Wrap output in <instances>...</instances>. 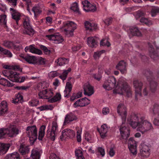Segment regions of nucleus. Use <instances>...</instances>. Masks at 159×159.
Wrapping results in <instances>:
<instances>
[{
    "label": "nucleus",
    "instance_id": "680f3d73",
    "mask_svg": "<svg viewBox=\"0 0 159 159\" xmlns=\"http://www.w3.org/2000/svg\"><path fill=\"white\" fill-rule=\"evenodd\" d=\"M98 154H100L102 157H104L105 155V151L104 149L101 148L99 147L97 149Z\"/></svg>",
    "mask_w": 159,
    "mask_h": 159
},
{
    "label": "nucleus",
    "instance_id": "393cba45",
    "mask_svg": "<svg viewBox=\"0 0 159 159\" xmlns=\"http://www.w3.org/2000/svg\"><path fill=\"white\" fill-rule=\"evenodd\" d=\"M83 88L85 95L90 96L94 93L93 87L89 84H85Z\"/></svg>",
    "mask_w": 159,
    "mask_h": 159
},
{
    "label": "nucleus",
    "instance_id": "de8ad7c7",
    "mask_svg": "<svg viewBox=\"0 0 159 159\" xmlns=\"http://www.w3.org/2000/svg\"><path fill=\"white\" fill-rule=\"evenodd\" d=\"M84 137L85 140L89 143H92L93 142L92 135L89 133H86L85 134Z\"/></svg>",
    "mask_w": 159,
    "mask_h": 159
},
{
    "label": "nucleus",
    "instance_id": "603ef678",
    "mask_svg": "<svg viewBox=\"0 0 159 159\" xmlns=\"http://www.w3.org/2000/svg\"><path fill=\"white\" fill-rule=\"evenodd\" d=\"M131 54H130L129 55L127 54L128 57V58L130 59V61L131 63L134 66H135L136 65V63L137 61L136 57V56H133V57H131Z\"/></svg>",
    "mask_w": 159,
    "mask_h": 159
},
{
    "label": "nucleus",
    "instance_id": "bb28decb",
    "mask_svg": "<svg viewBox=\"0 0 159 159\" xmlns=\"http://www.w3.org/2000/svg\"><path fill=\"white\" fill-rule=\"evenodd\" d=\"M72 78L69 77L68 79V81L66 82L65 89L64 91L65 95H66V97H68L69 95L70 92L71 91L72 86L71 82L70 81Z\"/></svg>",
    "mask_w": 159,
    "mask_h": 159
},
{
    "label": "nucleus",
    "instance_id": "79ce46f5",
    "mask_svg": "<svg viewBox=\"0 0 159 159\" xmlns=\"http://www.w3.org/2000/svg\"><path fill=\"white\" fill-rule=\"evenodd\" d=\"M151 14L152 17H155L159 13V7L152 6L150 8Z\"/></svg>",
    "mask_w": 159,
    "mask_h": 159
},
{
    "label": "nucleus",
    "instance_id": "9d476101",
    "mask_svg": "<svg viewBox=\"0 0 159 159\" xmlns=\"http://www.w3.org/2000/svg\"><path fill=\"white\" fill-rule=\"evenodd\" d=\"M26 132L27 135L30 138V141L34 142L37 139V131L36 126H29L26 128Z\"/></svg>",
    "mask_w": 159,
    "mask_h": 159
},
{
    "label": "nucleus",
    "instance_id": "f257e3e1",
    "mask_svg": "<svg viewBox=\"0 0 159 159\" xmlns=\"http://www.w3.org/2000/svg\"><path fill=\"white\" fill-rule=\"evenodd\" d=\"M144 116L140 114L132 113L127 118V122L134 129L142 134L153 129L152 124L145 120Z\"/></svg>",
    "mask_w": 159,
    "mask_h": 159
},
{
    "label": "nucleus",
    "instance_id": "aec40b11",
    "mask_svg": "<svg viewBox=\"0 0 159 159\" xmlns=\"http://www.w3.org/2000/svg\"><path fill=\"white\" fill-rule=\"evenodd\" d=\"M128 144L131 153L133 155H136L137 154L136 142L133 138H130L128 141Z\"/></svg>",
    "mask_w": 159,
    "mask_h": 159
},
{
    "label": "nucleus",
    "instance_id": "f704fd0d",
    "mask_svg": "<svg viewBox=\"0 0 159 159\" xmlns=\"http://www.w3.org/2000/svg\"><path fill=\"white\" fill-rule=\"evenodd\" d=\"M129 31L133 36H140L141 33L136 27L133 26L129 28Z\"/></svg>",
    "mask_w": 159,
    "mask_h": 159
},
{
    "label": "nucleus",
    "instance_id": "ea45409f",
    "mask_svg": "<svg viewBox=\"0 0 159 159\" xmlns=\"http://www.w3.org/2000/svg\"><path fill=\"white\" fill-rule=\"evenodd\" d=\"M46 126L44 125L41 126L39 129L38 139L39 140H42L45 134V130Z\"/></svg>",
    "mask_w": 159,
    "mask_h": 159
},
{
    "label": "nucleus",
    "instance_id": "7ed1b4c3",
    "mask_svg": "<svg viewBox=\"0 0 159 159\" xmlns=\"http://www.w3.org/2000/svg\"><path fill=\"white\" fill-rule=\"evenodd\" d=\"M117 111L118 114L121 116L122 121V124L120 128V131L121 136V140L122 139L126 140L129 137L130 133L129 128L124 125L126 120L127 115L126 107L124 104H120L117 107Z\"/></svg>",
    "mask_w": 159,
    "mask_h": 159
},
{
    "label": "nucleus",
    "instance_id": "72a5a7b5",
    "mask_svg": "<svg viewBox=\"0 0 159 159\" xmlns=\"http://www.w3.org/2000/svg\"><path fill=\"white\" fill-rule=\"evenodd\" d=\"M69 60L68 58L64 57L59 58L57 60L55 61V62L57 63L58 66H63L67 64Z\"/></svg>",
    "mask_w": 159,
    "mask_h": 159
},
{
    "label": "nucleus",
    "instance_id": "4be33fe9",
    "mask_svg": "<svg viewBox=\"0 0 159 159\" xmlns=\"http://www.w3.org/2000/svg\"><path fill=\"white\" fill-rule=\"evenodd\" d=\"M89 100L86 98L80 99L74 103V107H82L85 106L89 104Z\"/></svg>",
    "mask_w": 159,
    "mask_h": 159
},
{
    "label": "nucleus",
    "instance_id": "a878e982",
    "mask_svg": "<svg viewBox=\"0 0 159 159\" xmlns=\"http://www.w3.org/2000/svg\"><path fill=\"white\" fill-rule=\"evenodd\" d=\"M10 11H11L12 19L16 20V24L18 25V21L21 16L20 14L16 10L12 8H10Z\"/></svg>",
    "mask_w": 159,
    "mask_h": 159
},
{
    "label": "nucleus",
    "instance_id": "20e7f679",
    "mask_svg": "<svg viewBox=\"0 0 159 159\" xmlns=\"http://www.w3.org/2000/svg\"><path fill=\"white\" fill-rule=\"evenodd\" d=\"M143 74L146 77L150 84L149 87L148 84L145 86L143 90V93L144 95L147 96L148 93L149 89L152 93H154L157 89V82L155 81V78L154 77L152 72L149 70H145L143 72Z\"/></svg>",
    "mask_w": 159,
    "mask_h": 159
},
{
    "label": "nucleus",
    "instance_id": "0e129e2a",
    "mask_svg": "<svg viewBox=\"0 0 159 159\" xmlns=\"http://www.w3.org/2000/svg\"><path fill=\"white\" fill-rule=\"evenodd\" d=\"M144 14V13L143 11L141 10H139L136 12L135 17L136 18H138L141 16H143Z\"/></svg>",
    "mask_w": 159,
    "mask_h": 159
},
{
    "label": "nucleus",
    "instance_id": "37998d69",
    "mask_svg": "<svg viewBox=\"0 0 159 159\" xmlns=\"http://www.w3.org/2000/svg\"><path fill=\"white\" fill-rule=\"evenodd\" d=\"M70 9L78 15L81 14L80 12L79 11L78 4L76 2L73 3L70 7Z\"/></svg>",
    "mask_w": 159,
    "mask_h": 159
},
{
    "label": "nucleus",
    "instance_id": "b1692460",
    "mask_svg": "<svg viewBox=\"0 0 159 159\" xmlns=\"http://www.w3.org/2000/svg\"><path fill=\"white\" fill-rule=\"evenodd\" d=\"M34 44L26 46L25 48V52H29L32 53L38 54L39 55L42 54V51L39 49L36 48Z\"/></svg>",
    "mask_w": 159,
    "mask_h": 159
},
{
    "label": "nucleus",
    "instance_id": "412c9836",
    "mask_svg": "<svg viewBox=\"0 0 159 159\" xmlns=\"http://www.w3.org/2000/svg\"><path fill=\"white\" fill-rule=\"evenodd\" d=\"M11 103L15 105L20 103H22L24 102L23 97L20 93H18L15 95L14 97L11 100Z\"/></svg>",
    "mask_w": 159,
    "mask_h": 159
},
{
    "label": "nucleus",
    "instance_id": "bf43d9fd",
    "mask_svg": "<svg viewBox=\"0 0 159 159\" xmlns=\"http://www.w3.org/2000/svg\"><path fill=\"white\" fill-rule=\"evenodd\" d=\"M3 44L4 46L9 48H11L13 45L12 42L10 41H4Z\"/></svg>",
    "mask_w": 159,
    "mask_h": 159
},
{
    "label": "nucleus",
    "instance_id": "a19ab883",
    "mask_svg": "<svg viewBox=\"0 0 159 159\" xmlns=\"http://www.w3.org/2000/svg\"><path fill=\"white\" fill-rule=\"evenodd\" d=\"M0 84L7 87H12L13 85L12 83L10 82L7 79L3 78L0 79Z\"/></svg>",
    "mask_w": 159,
    "mask_h": 159
},
{
    "label": "nucleus",
    "instance_id": "a211bd4d",
    "mask_svg": "<svg viewBox=\"0 0 159 159\" xmlns=\"http://www.w3.org/2000/svg\"><path fill=\"white\" fill-rule=\"evenodd\" d=\"M46 36L49 40L54 41L56 43H61L64 41L63 38L58 33L47 35Z\"/></svg>",
    "mask_w": 159,
    "mask_h": 159
},
{
    "label": "nucleus",
    "instance_id": "49530a36",
    "mask_svg": "<svg viewBox=\"0 0 159 159\" xmlns=\"http://www.w3.org/2000/svg\"><path fill=\"white\" fill-rule=\"evenodd\" d=\"M32 11L34 12L35 17H36L37 16L40 14L41 12L40 8L39 7L37 6L33 7L32 9Z\"/></svg>",
    "mask_w": 159,
    "mask_h": 159
},
{
    "label": "nucleus",
    "instance_id": "09e8293b",
    "mask_svg": "<svg viewBox=\"0 0 159 159\" xmlns=\"http://www.w3.org/2000/svg\"><path fill=\"white\" fill-rule=\"evenodd\" d=\"M35 64L44 65L45 64V59L40 57H37Z\"/></svg>",
    "mask_w": 159,
    "mask_h": 159
},
{
    "label": "nucleus",
    "instance_id": "dca6fc26",
    "mask_svg": "<svg viewBox=\"0 0 159 159\" xmlns=\"http://www.w3.org/2000/svg\"><path fill=\"white\" fill-rule=\"evenodd\" d=\"M58 126L56 122H53L51 129H48L47 130V136L52 141H54L56 136V131L57 129Z\"/></svg>",
    "mask_w": 159,
    "mask_h": 159
},
{
    "label": "nucleus",
    "instance_id": "13d9d810",
    "mask_svg": "<svg viewBox=\"0 0 159 159\" xmlns=\"http://www.w3.org/2000/svg\"><path fill=\"white\" fill-rule=\"evenodd\" d=\"M82 133V130L81 129H79L77 132V141L80 142L81 141V134Z\"/></svg>",
    "mask_w": 159,
    "mask_h": 159
},
{
    "label": "nucleus",
    "instance_id": "69168bd1",
    "mask_svg": "<svg viewBox=\"0 0 159 159\" xmlns=\"http://www.w3.org/2000/svg\"><path fill=\"white\" fill-rule=\"evenodd\" d=\"M81 48V46L79 44L77 46H74L72 48V50L74 52H76L79 51Z\"/></svg>",
    "mask_w": 159,
    "mask_h": 159
},
{
    "label": "nucleus",
    "instance_id": "2f4dec72",
    "mask_svg": "<svg viewBox=\"0 0 159 159\" xmlns=\"http://www.w3.org/2000/svg\"><path fill=\"white\" fill-rule=\"evenodd\" d=\"M149 112L154 115L159 116V104L157 103L154 104L152 107L150 108Z\"/></svg>",
    "mask_w": 159,
    "mask_h": 159
},
{
    "label": "nucleus",
    "instance_id": "5701e85b",
    "mask_svg": "<svg viewBox=\"0 0 159 159\" xmlns=\"http://www.w3.org/2000/svg\"><path fill=\"white\" fill-rule=\"evenodd\" d=\"M127 66L126 62L124 60H121L116 65V68L120 70L122 74H124L126 72Z\"/></svg>",
    "mask_w": 159,
    "mask_h": 159
},
{
    "label": "nucleus",
    "instance_id": "c85d7f7f",
    "mask_svg": "<svg viewBox=\"0 0 159 159\" xmlns=\"http://www.w3.org/2000/svg\"><path fill=\"white\" fill-rule=\"evenodd\" d=\"M84 26L86 30L91 32L94 30H96L97 28V25L94 23H90L88 21H86L84 23Z\"/></svg>",
    "mask_w": 159,
    "mask_h": 159
},
{
    "label": "nucleus",
    "instance_id": "f03ea898",
    "mask_svg": "<svg viewBox=\"0 0 159 159\" xmlns=\"http://www.w3.org/2000/svg\"><path fill=\"white\" fill-rule=\"evenodd\" d=\"M116 80L114 76L110 77L108 79L106 80L103 84V88L106 90H110L113 88L119 91V93L123 94L126 93L127 96L129 97L131 94V91L130 88L126 82L121 83L119 80L116 84Z\"/></svg>",
    "mask_w": 159,
    "mask_h": 159
},
{
    "label": "nucleus",
    "instance_id": "9b49d317",
    "mask_svg": "<svg viewBox=\"0 0 159 159\" xmlns=\"http://www.w3.org/2000/svg\"><path fill=\"white\" fill-rule=\"evenodd\" d=\"M23 24L24 27L23 33L30 36H33L35 30L30 25L28 18H26L24 20Z\"/></svg>",
    "mask_w": 159,
    "mask_h": 159
},
{
    "label": "nucleus",
    "instance_id": "f3484780",
    "mask_svg": "<svg viewBox=\"0 0 159 159\" xmlns=\"http://www.w3.org/2000/svg\"><path fill=\"white\" fill-rule=\"evenodd\" d=\"M18 57L20 61H25L30 64H35L37 58V57L34 56L25 55L23 54H20Z\"/></svg>",
    "mask_w": 159,
    "mask_h": 159
},
{
    "label": "nucleus",
    "instance_id": "c9c22d12",
    "mask_svg": "<svg viewBox=\"0 0 159 159\" xmlns=\"http://www.w3.org/2000/svg\"><path fill=\"white\" fill-rule=\"evenodd\" d=\"M5 159H21L19 153L16 152L8 154Z\"/></svg>",
    "mask_w": 159,
    "mask_h": 159
},
{
    "label": "nucleus",
    "instance_id": "58836bf2",
    "mask_svg": "<svg viewBox=\"0 0 159 159\" xmlns=\"http://www.w3.org/2000/svg\"><path fill=\"white\" fill-rule=\"evenodd\" d=\"M31 156L33 159H40V155L39 151L37 149H33Z\"/></svg>",
    "mask_w": 159,
    "mask_h": 159
},
{
    "label": "nucleus",
    "instance_id": "e433bc0d",
    "mask_svg": "<svg viewBox=\"0 0 159 159\" xmlns=\"http://www.w3.org/2000/svg\"><path fill=\"white\" fill-rule=\"evenodd\" d=\"M9 147L7 145L0 143V155L6 153L9 149Z\"/></svg>",
    "mask_w": 159,
    "mask_h": 159
},
{
    "label": "nucleus",
    "instance_id": "4468645a",
    "mask_svg": "<svg viewBox=\"0 0 159 159\" xmlns=\"http://www.w3.org/2000/svg\"><path fill=\"white\" fill-rule=\"evenodd\" d=\"M75 132L72 129H66L63 130L60 136V139L62 141L66 140L68 138L72 139L75 136Z\"/></svg>",
    "mask_w": 159,
    "mask_h": 159
},
{
    "label": "nucleus",
    "instance_id": "6e6552de",
    "mask_svg": "<svg viewBox=\"0 0 159 159\" xmlns=\"http://www.w3.org/2000/svg\"><path fill=\"white\" fill-rule=\"evenodd\" d=\"M63 27L66 34L69 37L72 36L73 34V32L76 28V24L72 21H67L63 23Z\"/></svg>",
    "mask_w": 159,
    "mask_h": 159
},
{
    "label": "nucleus",
    "instance_id": "8fccbe9b",
    "mask_svg": "<svg viewBox=\"0 0 159 159\" xmlns=\"http://www.w3.org/2000/svg\"><path fill=\"white\" fill-rule=\"evenodd\" d=\"M39 103L38 100L36 99H32L29 102V105L31 107L37 106Z\"/></svg>",
    "mask_w": 159,
    "mask_h": 159
},
{
    "label": "nucleus",
    "instance_id": "473e14b6",
    "mask_svg": "<svg viewBox=\"0 0 159 159\" xmlns=\"http://www.w3.org/2000/svg\"><path fill=\"white\" fill-rule=\"evenodd\" d=\"M76 119L77 117L76 116L73 114L70 113L69 114H67L65 118L63 125H66L67 124L70 123V121L76 120Z\"/></svg>",
    "mask_w": 159,
    "mask_h": 159
},
{
    "label": "nucleus",
    "instance_id": "423d86ee",
    "mask_svg": "<svg viewBox=\"0 0 159 159\" xmlns=\"http://www.w3.org/2000/svg\"><path fill=\"white\" fill-rule=\"evenodd\" d=\"M19 134V130L16 125H11L8 127L0 129V139L7 137L12 138Z\"/></svg>",
    "mask_w": 159,
    "mask_h": 159
},
{
    "label": "nucleus",
    "instance_id": "4d7b16f0",
    "mask_svg": "<svg viewBox=\"0 0 159 159\" xmlns=\"http://www.w3.org/2000/svg\"><path fill=\"white\" fill-rule=\"evenodd\" d=\"M9 4L12 7H15L17 4V0H6Z\"/></svg>",
    "mask_w": 159,
    "mask_h": 159
},
{
    "label": "nucleus",
    "instance_id": "864d4df0",
    "mask_svg": "<svg viewBox=\"0 0 159 159\" xmlns=\"http://www.w3.org/2000/svg\"><path fill=\"white\" fill-rule=\"evenodd\" d=\"M82 4L83 5V10L86 11L90 3L88 0H84L82 1Z\"/></svg>",
    "mask_w": 159,
    "mask_h": 159
},
{
    "label": "nucleus",
    "instance_id": "2eb2a0df",
    "mask_svg": "<svg viewBox=\"0 0 159 159\" xmlns=\"http://www.w3.org/2000/svg\"><path fill=\"white\" fill-rule=\"evenodd\" d=\"M133 85L135 89V99L138 100L139 97L141 96V92L143 83L140 80H135L133 81Z\"/></svg>",
    "mask_w": 159,
    "mask_h": 159
},
{
    "label": "nucleus",
    "instance_id": "5fc2aeb1",
    "mask_svg": "<svg viewBox=\"0 0 159 159\" xmlns=\"http://www.w3.org/2000/svg\"><path fill=\"white\" fill-rule=\"evenodd\" d=\"M96 10V6L93 4H92L90 3L89 4V5L88 8L87 9H86V12H94Z\"/></svg>",
    "mask_w": 159,
    "mask_h": 159
},
{
    "label": "nucleus",
    "instance_id": "1a4fd4ad",
    "mask_svg": "<svg viewBox=\"0 0 159 159\" xmlns=\"http://www.w3.org/2000/svg\"><path fill=\"white\" fill-rule=\"evenodd\" d=\"M145 45H148L149 48V54L151 58L155 60L159 58V47H156L155 43H153V45L156 47L157 51L155 50L153 46L149 42L144 43Z\"/></svg>",
    "mask_w": 159,
    "mask_h": 159
},
{
    "label": "nucleus",
    "instance_id": "a18cd8bd",
    "mask_svg": "<svg viewBox=\"0 0 159 159\" xmlns=\"http://www.w3.org/2000/svg\"><path fill=\"white\" fill-rule=\"evenodd\" d=\"M140 22L147 25L149 26L152 24V21L147 18L142 17L140 20Z\"/></svg>",
    "mask_w": 159,
    "mask_h": 159
},
{
    "label": "nucleus",
    "instance_id": "e2e57ef3",
    "mask_svg": "<svg viewBox=\"0 0 159 159\" xmlns=\"http://www.w3.org/2000/svg\"><path fill=\"white\" fill-rule=\"evenodd\" d=\"M113 19L111 17H109L106 19L104 21V23L107 26L110 25Z\"/></svg>",
    "mask_w": 159,
    "mask_h": 159
},
{
    "label": "nucleus",
    "instance_id": "774afa93",
    "mask_svg": "<svg viewBox=\"0 0 159 159\" xmlns=\"http://www.w3.org/2000/svg\"><path fill=\"white\" fill-rule=\"evenodd\" d=\"M50 159H61L58 157L55 153H51L49 157Z\"/></svg>",
    "mask_w": 159,
    "mask_h": 159
},
{
    "label": "nucleus",
    "instance_id": "f8f14e48",
    "mask_svg": "<svg viewBox=\"0 0 159 159\" xmlns=\"http://www.w3.org/2000/svg\"><path fill=\"white\" fill-rule=\"evenodd\" d=\"M141 156L144 157H148L150 154L151 146L149 144L142 143L139 147Z\"/></svg>",
    "mask_w": 159,
    "mask_h": 159
},
{
    "label": "nucleus",
    "instance_id": "4c0bfd02",
    "mask_svg": "<svg viewBox=\"0 0 159 159\" xmlns=\"http://www.w3.org/2000/svg\"><path fill=\"white\" fill-rule=\"evenodd\" d=\"M0 54L2 55H5L8 57H11L12 56V53L9 51L5 49L0 46Z\"/></svg>",
    "mask_w": 159,
    "mask_h": 159
},
{
    "label": "nucleus",
    "instance_id": "c756f323",
    "mask_svg": "<svg viewBox=\"0 0 159 159\" xmlns=\"http://www.w3.org/2000/svg\"><path fill=\"white\" fill-rule=\"evenodd\" d=\"M8 111V104L5 101H3L0 104V116L3 115Z\"/></svg>",
    "mask_w": 159,
    "mask_h": 159
},
{
    "label": "nucleus",
    "instance_id": "39448f33",
    "mask_svg": "<svg viewBox=\"0 0 159 159\" xmlns=\"http://www.w3.org/2000/svg\"><path fill=\"white\" fill-rule=\"evenodd\" d=\"M53 93L49 89H45L41 91L38 94L40 98L48 99V102L51 103H53L60 101L61 98V95L59 93H56L55 95L52 98Z\"/></svg>",
    "mask_w": 159,
    "mask_h": 159
},
{
    "label": "nucleus",
    "instance_id": "052dcab7",
    "mask_svg": "<svg viewBox=\"0 0 159 159\" xmlns=\"http://www.w3.org/2000/svg\"><path fill=\"white\" fill-rule=\"evenodd\" d=\"M6 18V16L5 15H2L0 16V23H3L5 26H6L7 23Z\"/></svg>",
    "mask_w": 159,
    "mask_h": 159
},
{
    "label": "nucleus",
    "instance_id": "c03bdc74",
    "mask_svg": "<svg viewBox=\"0 0 159 159\" xmlns=\"http://www.w3.org/2000/svg\"><path fill=\"white\" fill-rule=\"evenodd\" d=\"M53 108V107L52 105H43L38 107V109L40 111L48 110H51Z\"/></svg>",
    "mask_w": 159,
    "mask_h": 159
},
{
    "label": "nucleus",
    "instance_id": "3c124183",
    "mask_svg": "<svg viewBox=\"0 0 159 159\" xmlns=\"http://www.w3.org/2000/svg\"><path fill=\"white\" fill-rule=\"evenodd\" d=\"M75 154L78 159H84L82 152L80 149H77L75 151Z\"/></svg>",
    "mask_w": 159,
    "mask_h": 159
},
{
    "label": "nucleus",
    "instance_id": "6ab92c4d",
    "mask_svg": "<svg viewBox=\"0 0 159 159\" xmlns=\"http://www.w3.org/2000/svg\"><path fill=\"white\" fill-rule=\"evenodd\" d=\"M110 127L106 124H104L101 125L100 129L98 128V131L100 134L101 137L102 139H104L107 136V132Z\"/></svg>",
    "mask_w": 159,
    "mask_h": 159
},
{
    "label": "nucleus",
    "instance_id": "cd10ccee",
    "mask_svg": "<svg viewBox=\"0 0 159 159\" xmlns=\"http://www.w3.org/2000/svg\"><path fill=\"white\" fill-rule=\"evenodd\" d=\"M87 43L90 47L96 48L98 45L97 38L95 36L88 37Z\"/></svg>",
    "mask_w": 159,
    "mask_h": 159
},
{
    "label": "nucleus",
    "instance_id": "0eeeda50",
    "mask_svg": "<svg viewBox=\"0 0 159 159\" xmlns=\"http://www.w3.org/2000/svg\"><path fill=\"white\" fill-rule=\"evenodd\" d=\"M2 74L4 76L7 77L9 80L13 82L22 83L25 80L24 77H20V74L16 72L11 70H3Z\"/></svg>",
    "mask_w": 159,
    "mask_h": 159
},
{
    "label": "nucleus",
    "instance_id": "7c9ffc66",
    "mask_svg": "<svg viewBox=\"0 0 159 159\" xmlns=\"http://www.w3.org/2000/svg\"><path fill=\"white\" fill-rule=\"evenodd\" d=\"M19 151L22 155H26L29 152L30 148L28 146L21 144L20 145Z\"/></svg>",
    "mask_w": 159,
    "mask_h": 159
},
{
    "label": "nucleus",
    "instance_id": "ddd939ff",
    "mask_svg": "<svg viewBox=\"0 0 159 159\" xmlns=\"http://www.w3.org/2000/svg\"><path fill=\"white\" fill-rule=\"evenodd\" d=\"M71 70L70 68H69L67 70H65L61 75L58 73L57 71H52L48 74V75L50 78H53L55 77L59 76V78H60L63 81L65 80L67 77V75L69 73Z\"/></svg>",
    "mask_w": 159,
    "mask_h": 159
},
{
    "label": "nucleus",
    "instance_id": "6e6d98bb",
    "mask_svg": "<svg viewBox=\"0 0 159 159\" xmlns=\"http://www.w3.org/2000/svg\"><path fill=\"white\" fill-rule=\"evenodd\" d=\"M101 46H106L109 47L111 45L110 42L106 39H103L102 40L100 43Z\"/></svg>",
    "mask_w": 159,
    "mask_h": 159
},
{
    "label": "nucleus",
    "instance_id": "338daca9",
    "mask_svg": "<svg viewBox=\"0 0 159 159\" xmlns=\"http://www.w3.org/2000/svg\"><path fill=\"white\" fill-rule=\"evenodd\" d=\"M93 77L98 81H100L102 78V75L100 73H97L93 75Z\"/></svg>",
    "mask_w": 159,
    "mask_h": 159
}]
</instances>
